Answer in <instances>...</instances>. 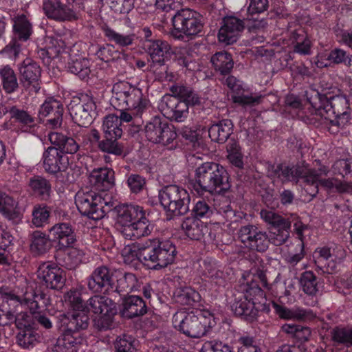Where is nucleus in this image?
Wrapping results in <instances>:
<instances>
[{
  "instance_id": "nucleus-1",
  "label": "nucleus",
  "mask_w": 352,
  "mask_h": 352,
  "mask_svg": "<svg viewBox=\"0 0 352 352\" xmlns=\"http://www.w3.org/2000/svg\"><path fill=\"white\" fill-rule=\"evenodd\" d=\"M261 217L270 225V234L253 224L242 226L237 232L240 244L232 248L230 259L241 267H250L241 274L239 286H271L265 272L256 267L261 261L258 253L266 252L270 243L276 246L283 244L289 236L291 222L289 220L267 210H261Z\"/></svg>"
},
{
  "instance_id": "nucleus-2",
  "label": "nucleus",
  "mask_w": 352,
  "mask_h": 352,
  "mask_svg": "<svg viewBox=\"0 0 352 352\" xmlns=\"http://www.w3.org/2000/svg\"><path fill=\"white\" fill-rule=\"evenodd\" d=\"M65 304L69 311L58 317V327L62 333L54 342V352H78L84 341L80 331L88 327V313H92L94 325L100 330L110 328L116 314L115 304L104 296H94L83 305L76 289L67 293Z\"/></svg>"
},
{
  "instance_id": "nucleus-3",
  "label": "nucleus",
  "mask_w": 352,
  "mask_h": 352,
  "mask_svg": "<svg viewBox=\"0 0 352 352\" xmlns=\"http://www.w3.org/2000/svg\"><path fill=\"white\" fill-rule=\"evenodd\" d=\"M8 287H0V325H8L13 322L21 329L18 341L25 347L32 346L37 342L38 336L32 329V317L23 313V307L18 296L8 292Z\"/></svg>"
},
{
  "instance_id": "nucleus-4",
  "label": "nucleus",
  "mask_w": 352,
  "mask_h": 352,
  "mask_svg": "<svg viewBox=\"0 0 352 352\" xmlns=\"http://www.w3.org/2000/svg\"><path fill=\"white\" fill-rule=\"evenodd\" d=\"M116 224L122 236L131 241L148 236L154 226L148 219L146 211L141 206L133 204L116 205Z\"/></svg>"
},
{
  "instance_id": "nucleus-5",
  "label": "nucleus",
  "mask_w": 352,
  "mask_h": 352,
  "mask_svg": "<svg viewBox=\"0 0 352 352\" xmlns=\"http://www.w3.org/2000/svg\"><path fill=\"white\" fill-rule=\"evenodd\" d=\"M189 188L199 196L206 192L224 194L231 188L227 170L215 162H205L195 170V179L188 184Z\"/></svg>"
},
{
  "instance_id": "nucleus-6",
  "label": "nucleus",
  "mask_w": 352,
  "mask_h": 352,
  "mask_svg": "<svg viewBox=\"0 0 352 352\" xmlns=\"http://www.w3.org/2000/svg\"><path fill=\"white\" fill-rule=\"evenodd\" d=\"M212 66L217 75L222 76L223 84L231 91L232 102L243 108L253 107L261 102V97L245 94L241 82L230 75L234 67L232 56L226 52H219L211 57Z\"/></svg>"
},
{
  "instance_id": "nucleus-7",
  "label": "nucleus",
  "mask_w": 352,
  "mask_h": 352,
  "mask_svg": "<svg viewBox=\"0 0 352 352\" xmlns=\"http://www.w3.org/2000/svg\"><path fill=\"white\" fill-rule=\"evenodd\" d=\"M332 172L344 179L342 182L336 178H322L309 168V197H314L319 188H324L327 193H345L352 195V158L340 159L332 165Z\"/></svg>"
},
{
  "instance_id": "nucleus-8",
  "label": "nucleus",
  "mask_w": 352,
  "mask_h": 352,
  "mask_svg": "<svg viewBox=\"0 0 352 352\" xmlns=\"http://www.w3.org/2000/svg\"><path fill=\"white\" fill-rule=\"evenodd\" d=\"M215 324L214 318L210 311L199 309L187 311L179 309L173 316L175 329L186 336L199 338L204 336Z\"/></svg>"
},
{
  "instance_id": "nucleus-9",
  "label": "nucleus",
  "mask_w": 352,
  "mask_h": 352,
  "mask_svg": "<svg viewBox=\"0 0 352 352\" xmlns=\"http://www.w3.org/2000/svg\"><path fill=\"white\" fill-rule=\"evenodd\" d=\"M172 23L170 36L175 40L194 39L205 34V17L199 12L185 8L169 14Z\"/></svg>"
},
{
  "instance_id": "nucleus-10",
  "label": "nucleus",
  "mask_w": 352,
  "mask_h": 352,
  "mask_svg": "<svg viewBox=\"0 0 352 352\" xmlns=\"http://www.w3.org/2000/svg\"><path fill=\"white\" fill-rule=\"evenodd\" d=\"M141 254L148 269L158 270L172 264L177 251L171 240L157 237L144 241Z\"/></svg>"
},
{
  "instance_id": "nucleus-11",
  "label": "nucleus",
  "mask_w": 352,
  "mask_h": 352,
  "mask_svg": "<svg viewBox=\"0 0 352 352\" xmlns=\"http://www.w3.org/2000/svg\"><path fill=\"white\" fill-rule=\"evenodd\" d=\"M110 103L116 109H132L141 116L148 105L141 89L126 81L116 82L112 87Z\"/></svg>"
},
{
  "instance_id": "nucleus-12",
  "label": "nucleus",
  "mask_w": 352,
  "mask_h": 352,
  "mask_svg": "<svg viewBox=\"0 0 352 352\" xmlns=\"http://www.w3.org/2000/svg\"><path fill=\"white\" fill-rule=\"evenodd\" d=\"M234 302L231 305L235 315L254 318L258 311L270 312V303L267 302L265 295L261 287H248L245 292H238Z\"/></svg>"
},
{
  "instance_id": "nucleus-13",
  "label": "nucleus",
  "mask_w": 352,
  "mask_h": 352,
  "mask_svg": "<svg viewBox=\"0 0 352 352\" xmlns=\"http://www.w3.org/2000/svg\"><path fill=\"white\" fill-rule=\"evenodd\" d=\"M76 204L82 215L94 221L102 219L115 207L111 194L102 195V193L96 192L93 190L87 192H78Z\"/></svg>"
},
{
  "instance_id": "nucleus-14",
  "label": "nucleus",
  "mask_w": 352,
  "mask_h": 352,
  "mask_svg": "<svg viewBox=\"0 0 352 352\" xmlns=\"http://www.w3.org/2000/svg\"><path fill=\"white\" fill-rule=\"evenodd\" d=\"M158 197L168 219L184 216L190 210V196L182 186L167 185L159 191Z\"/></svg>"
},
{
  "instance_id": "nucleus-15",
  "label": "nucleus",
  "mask_w": 352,
  "mask_h": 352,
  "mask_svg": "<svg viewBox=\"0 0 352 352\" xmlns=\"http://www.w3.org/2000/svg\"><path fill=\"white\" fill-rule=\"evenodd\" d=\"M43 167L45 171L56 175L57 179L65 185L74 183L76 175L72 169H69V157L62 153L57 148L48 146L45 149L43 156Z\"/></svg>"
},
{
  "instance_id": "nucleus-16",
  "label": "nucleus",
  "mask_w": 352,
  "mask_h": 352,
  "mask_svg": "<svg viewBox=\"0 0 352 352\" xmlns=\"http://www.w3.org/2000/svg\"><path fill=\"white\" fill-rule=\"evenodd\" d=\"M12 38L3 52L11 59L16 60L21 54L24 43L31 39L34 27L31 19L25 14H18L11 20Z\"/></svg>"
},
{
  "instance_id": "nucleus-17",
  "label": "nucleus",
  "mask_w": 352,
  "mask_h": 352,
  "mask_svg": "<svg viewBox=\"0 0 352 352\" xmlns=\"http://www.w3.org/2000/svg\"><path fill=\"white\" fill-rule=\"evenodd\" d=\"M214 210L221 217L218 219V221H223L224 224L226 222L230 224L236 223L242 218L243 215L242 212H236L227 201L214 207L208 200L199 198L193 201L192 208L189 210L190 212V217L200 219V221L208 220L213 215Z\"/></svg>"
},
{
  "instance_id": "nucleus-18",
  "label": "nucleus",
  "mask_w": 352,
  "mask_h": 352,
  "mask_svg": "<svg viewBox=\"0 0 352 352\" xmlns=\"http://www.w3.org/2000/svg\"><path fill=\"white\" fill-rule=\"evenodd\" d=\"M144 47L155 64L162 66L166 61L173 58L178 65L190 69L191 60L186 49H175L173 50L167 41L161 39L148 41V44H144Z\"/></svg>"
},
{
  "instance_id": "nucleus-19",
  "label": "nucleus",
  "mask_w": 352,
  "mask_h": 352,
  "mask_svg": "<svg viewBox=\"0 0 352 352\" xmlns=\"http://www.w3.org/2000/svg\"><path fill=\"white\" fill-rule=\"evenodd\" d=\"M144 134L148 141L161 144L168 149H173L177 146V134L173 126L160 116H155L146 123Z\"/></svg>"
},
{
  "instance_id": "nucleus-20",
  "label": "nucleus",
  "mask_w": 352,
  "mask_h": 352,
  "mask_svg": "<svg viewBox=\"0 0 352 352\" xmlns=\"http://www.w3.org/2000/svg\"><path fill=\"white\" fill-rule=\"evenodd\" d=\"M329 111V119L325 121V129L329 133L336 134L340 129H343L350 124L351 120L350 103L346 96H333L331 94Z\"/></svg>"
},
{
  "instance_id": "nucleus-21",
  "label": "nucleus",
  "mask_w": 352,
  "mask_h": 352,
  "mask_svg": "<svg viewBox=\"0 0 352 352\" xmlns=\"http://www.w3.org/2000/svg\"><path fill=\"white\" fill-rule=\"evenodd\" d=\"M223 221L212 222L200 221L195 218L186 217L182 223L186 236L192 240L201 241L205 243H212L221 228Z\"/></svg>"
},
{
  "instance_id": "nucleus-22",
  "label": "nucleus",
  "mask_w": 352,
  "mask_h": 352,
  "mask_svg": "<svg viewBox=\"0 0 352 352\" xmlns=\"http://www.w3.org/2000/svg\"><path fill=\"white\" fill-rule=\"evenodd\" d=\"M345 256L342 246L334 243L318 247L312 254L313 261L319 274H333L336 271L337 261Z\"/></svg>"
},
{
  "instance_id": "nucleus-23",
  "label": "nucleus",
  "mask_w": 352,
  "mask_h": 352,
  "mask_svg": "<svg viewBox=\"0 0 352 352\" xmlns=\"http://www.w3.org/2000/svg\"><path fill=\"white\" fill-rule=\"evenodd\" d=\"M330 101V92L320 91L309 85V125L325 129Z\"/></svg>"
},
{
  "instance_id": "nucleus-24",
  "label": "nucleus",
  "mask_w": 352,
  "mask_h": 352,
  "mask_svg": "<svg viewBox=\"0 0 352 352\" xmlns=\"http://www.w3.org/2000/svg\"><path fill=\"white\" fill-rule=\"evenodd\" d=\"M40 287H22V292L24 294L19 300L23 305V313H28L26 310H30V316L36 319L44 327L49 329L52 327L51 321L45 316L40 315V309L42 307H47L48 299L38 289Z\"/></svg>"
},
{
  "instance_id": "nucleus-25",
  "label": "nucleus",
  "mask_w": 352,
  "mask_h": 352,
  "mask_svg": "<svg viewBox=\"0 0 352 352\" xmlns=\"http://www.w3.org/2000/svg\"><path fill=\"white\" fill-rule=\"evenodd\" d=\"M67 107L72 120L80 126L86 127L91 124L96 115V104L87 95L74 97Z\"/></svg>"
},
{
  "instance_id": "nucleus-26",
  "label": "nucleus",
  "mask_w": 352,
  "mask_h": 352,
  "mask_svg": "<svg viewBox=\"0 0 352 352\" xmlns=\"http://www.w3.org/2000/svg\"><path fill=\"white\" fill-rule=\"evenodd\" d=\"M19 80L23 89L30 94L40 90L41 69L40 65L30 58H26L17 65Z\"/></svg>"
},
{
  "instance_id": "nucleus-27",
  "label": "nucleus",
  "mask_w": 352,
  "mask_h": 352,
  "mask_svg": "<svg viewBox=\"0 0 352 352\" xmlns=\"http://www.w3.org/2000/svg\"><path fill=\"white\" fill-rule=\"evenodd\" d=\"M268 176L271 178H277L282 183L292 182H297L300 178L308 182V164L305 162L302 166L297 164L289 166L286 164H269L267 168Z\"/></svg>"
},
{
  "instance_id": "nucleus-28",
  "label": "nucleus",
  "mask_w": 352,
  "mask_h": 352,
  "mask_svg": "<svg viewBox=\"0 0 352 352\" xmlns=\"http://www.w3.org/2000/svg\"><path fill=\"white\" fill-rule=\"evenodd\" d=\"M64 107L60 100L49 97L40 106L38 118L47 127L55 129L62 124Z\"/></svg>"
},
{
  "instance_id": "nucleus-29",
  "label": "nucleus",
  "mask_w": 352,
  "mask_h": 352,
  "mask_svg": "<svg viewBox=\"0 0 352 352\" xmlns=\"http://www.w3.org/2000/svg\"><path fill=\"white\" fill-rule=\"evenodd\" d=\"M53 245L59 251H65L76 242L74 227L70 222H58L48 229Z\"/></svg>"
},
{
  "instance_id": "nucleus-30",
  "label": "nucleus",
  "mask_w": 352,
  "mask_h": 352,
  "mask_svg": "<svg viewBox=\"0 0 352 352\" xmlns=\"http://www.w3.org/2000/svg\"><path fill=\"white\" fill-rule=\"evenodd\" d=\"M82 144L87 150L92 152L100 151L115 156H121L120 146L116 143L109 142L104 137L100 140V133L96 129H92L83 133Z\"/></svg>"
},
{
  "instance_id": "nucleus-31",
  "label": "nucleus",
  "mask_w": 352,
  "mask_h": 352,
  "mask_svg": "<svg viewBox=\"0 0 352 352\" xmlns=\"http://www.w3.org/2000/svg\"><path fill=\"white\" fill-rule=\"evenodd\" d=\"M245 26L247 23L243 20L234 16H225L219 30V41L226 45L236 43Z\"/></svg>"
},
{
  "instance_id": "nucleus-32",
  "label": "nucleus",
  "mask_w": 352,
  "mask_h": 352,
  "mask_svg": "<svg viewBox=\"0 0 352 352\" xmlns=\"http://www.w3.org/2000/svg\"><path fill=\"white\" fill-rule=\"evenodd\" d=\"M161 111L165 118L177 122H184L189 113L186 103L173 96L164 97Z\"/></svg>"
},
{
  "instance_id": "nucleus-33",
  "label": "nucleus",
  "mask_w": 352,
  "mask_h": 352,
  "mask_svg": "<svg viewBox=\"0 0 352 352\" xmlns=\"http://www.w3.org/2000/svg\"><path fill=\"white\" fill-rule=\"evenodd\" d=\"M89 181L91 188L98 193L110 194L109 192L115 185V173L111 168H94L89 175Z\"/></svg>"
},
{
  "instance_id": "nucleus-34",
  "label": "nucleus",
  "mask_w": 352,
  "mask_h": 352,
  "mask_svg": "<svg viewBox=\"0 0 352 352\" xmlns=\"http://www.w3.org/2000/svg\"><path fill=\"white\" fill-rule=\"evenodd\" d=\"M246 23L250 32H256L267 25L266 20L260 15L269 8L268 0H248Z\"/></svg>"
},
{
  "instance_id": "nucleus-35",
  "label": "nucleus",
  "mask_w": 352,
  "mask_h": 352,
  "mask_svg": "<svg viewBox=\"0 0 352 352\" xmlns=\"http://www.w3.org/2000/svg\"><path fill=\"white\" fill-rule=\"evenodd\" d=\"M10 118L21 132L35 135L38 132L39 126L36 118L28 111L12 106L9 111Z\"/></svg>"
},
{
  "instance_id": "nucleus-36",
  "label": "nucleus",
  "mask_w": 352,
  "mask_h": 352,
  "mask_svg": "<svg viewBox=\"0 0 352 352\" xmlns=\"http://www.w3.org/2000/svg\"><path fill=\"white\" fill-rule=\"evenodd\" d=\"M227 158L232 168L236 169V173L238 180L248 182L250 177L245 174L244 168L243 153L237 141L231 140L226 145Z\"/></svg>"
},
{
  "instance_id": "nucleus-37",
  "label": "nucleus",
  "mask_w": 352,
  "mask_h": 352,
  "mask_svg": "<svg viewBox=\"0 0 352 352\" xmlns=\"http://www.w3.org/2000/svg\"><path fill=\"white\" fill-rule=\"evenodd\" d=\"M243 347L239 352H262L261 348L252 338H241ZM199 352H232L231 348L227 344L220 341H208L204 343Z\"/></svg>"
},
{
  "instance_id": "nucleus-38",
  "label": "nucleus",
  "mask_w": 352,
  "mask_h": 352,
  "mask_svg": "<svg viewBox=\"0 0 352 352\" xmlns=\"http://www.w3.org/2000/svg\"><path fill=\"white\" fill-rule=\"evenodd\" d=\"M48 140L52 144L51 146L57 148L62 153L76 154L78 161L84 157V154L77 153L79 151V144L73 138L59 132H50L48 134Z\"/></svg>"
},
{
  "instance_id": "nucleus-39",
  "label": "nucleus",
  "mask_w": 352,
  "mask_h": 352,
  "mask_svg": "<svg viewBox=\"0 0 352 352\" xmlns=\"http://www.w3.org/2000/svg\"><path fill=\"white\" fill-rule=\"evenodd\" d=\"M30 195L35 199L50 202L54 195L51 182L41 175L32 177L28 182Z\"/></svg>"
},
{
  "instance_id": "nucleus-40",
  "label": "nucleus",
  "mask_w": 352,
  "mask_h": 352,
  "mask_svg": "<svg viewBox=\"0 0 352 352\" xmlns=\"http://www.w3.org/2000/svg\"><path fill=\"white\" fill-rule=\"evenodd\" d=\"M102 129L104 138L109 142L116 143L120 146L122 155L124 145L118 142L123 133V125L120 123V120L115 114L107 116L103 121Z\"/></svg>"
},
{
  "instance_id": "nucleus-41",
  "label": "nucleus",
  "mask_w": 352,
  "mask_h": 352,
  "mask_svg": "<svg viewBox=\"0 0 352 352\" xmlns=\"http://www.w3.org/2000/svg\"><path fill=\"white\" fill-rule=\"evenodd\" d=\"M50 234L41 230L33 231L30 234V250L33 256H44L53 246Z\"/></svg>"
},
{
  "instance_id": "nucleus-42",
  "label": "nucleus",
  "mask_w": 352,
  "mask_h": 352,
  "mask_svg": "<svg viewBox=\"0 0 352 352\" xmlns=\"http://www.w3.org/2000/svg\"><path fill=\"white\" fill-rule=\"evenodd\" d=\"M43 8L48 18L58 21L75 20V11L67 9V6L53 0H44Z\"/></svg>"
},
{
  "instance_id": "nucleus-43",
  "label": "nucleus",
  "mask_w": 352,
  "mask_h": 352,
  "mask_svg": "<svg viewBox=\"0 0 352 352\" xmlns=\"http://www.w3.org/2000/svg\"><path fill=\"white\" fill-rule=\"evenodd\" d=\"M233 122L230 119L213 122L209 125L208 135L212 142L223 144L233 133Z\"/></svg>"
},
{
  "instance_id": "nucleus-44",
  "label": "nucleus",
  "mask_w": 352,
  "mask_h": 352,
  "mask_svg": "<svg viewBox=\"0 0 352 352\" xmlns=\"http://www.w3.org/2000/svg\"><path fill=\"white\" fill-rule=\"evenodd\" d=\"M101 30L105 38L109 42L114 43L122 50L128 49L133 45L135 43L137 37L135 34L130 33L124 34L116 32L107 23L102 24Z\"/></svg>"
},
{
  "instance_id": "nucleus-45",
  "label": "nucleus",
  "mask_w": 352,
  "mask_h": 352,
  "mask_svg": "<svg viewBox=\"0 0 352 352\" xmlns=\"http://www.w3.org/2000/svg\"><path fill=\"white\" fill-rule=\"evenodd\" d=\"M63 271L55 263H43L38 270V278L42 280L45 286H57L65 280Z\"/></svg>"
},
{
  "instance_id": "nucleus-46",
  "label": "nucleus",
  "mask_w": 352,
  "mask_h": 352,
  "mask_svg": "<svg viewBox=\"0 0 352 352\" xmlns=\"http://www.w3.org/2000/svg\"><path fill=\"white\" fill-rule=\"evenodd\" d=\"M46 203H37L33 206L31 214L32 227L42 228L50 223L52 207Z\"/></svg>"
},
{
  "instance_id": "nucleus-47",
  "label": "nucleus",
  "mask_w": 352,
  "mask_h": 352,
  "mask_svg": "<svg viewBox=\"0 0 352 352\" xmlns=\"http://www.w3.org/2000/svg\"><path fill=\"white\" fill-rule=\"evenodd\" d=\"M66 253L61 254L58 252L56 256L57 263L68 270L76 268L81 262L84 256L82 250L75 248L73 246L68 248L64 252Z\"/></svg>"
},
{
  "instance_id": "nucleus-48",
  "label": "nucleus",
  "mask_w": 352,
  "mask_h": 352,
  "mask_svg": "<svg viewBox=\"0 0 352 352\" xmlns=\"http://www.w3.org/2000/svg\"><path fill=\"white\" fill-rule=\"evenodd\" d=\"M122 306V314L128 318L143 315L146 311L145 303L138 296H129L124 298Z\"/></svg>"
},
{
  "instance_id": "nucleus-49",
  "label": "nucleus",
  "mask_w": 352,
  "mask_h": 352,
  "mask_svg": "<svg viewBox=\"0 0 352 352\" xmlns=\"http://www.w3.org/2000/svg\"><path fill=\"white\" fill-rule=\"evenodd\" d=\"M0 82L3 90L7 94L15 93L19 89L16 74L9 65L0 68Z\"/></svg>"
},
{
  "instance_id": "nucleus-50",
  "label": "nucleus",
  "mask_w": 352,
  "mask_h": 352,
  "mask_svg": "<svg viewBox=\"0 0 352 352\" xmlns=\"http://www.w3.org/2000/svg\"><path fill=\"white\" fill-rule=\"evenodd\" d=\"M87 286H115V274L104 266L96 268L89 276Z\"/></svg>"
},
{
  "instance_id": "nucleus-51",
  "label": "nucleus",
  "mask_w": 352,
  "mask_h": 352,
  "mask_svg": "<svg viewBox=\"0 0 352 352\" xmlns=\"http://www.w3.org/2000/svg\"><path fill=\"white\" fill-rule=\"evenodd\" d=\"M144 247V242L140 243L138 247L133 245L126 246L122 251V256L125 264L133 267H137L140 263L146 267L143 257L142 256V249Z\"/></svg>"
},
{
  "instance_id": "nucleus-52",
  "label": "nucleus",
  "mask_w": 352,
  "mask_h": 352,
  "mask_svg": "<svg viewBox=\"0 0 352 352\" xmlns=\"http://www.w3.org/2000/svg\"><path fill=\"white\" fill-rule=\"evenodd\" d=\"M351 58L346 51L340 48H336L331 50L327 59L323 60H318L316 65L318 67H327L330 63L340 64L344 63L346 65H351Z\"/></svg>"
},
{
  "instance_id": "nucleus-53",
  "label": "nucleus",
  "mask_w": 352,
  "mask_h": 352,
  "mask_svg": "<svg viewBox=\"0 0 352 352\" xmlns=\"http://www.w3.org/2000/svg\"><path fill=\"white\" fill-rule=\"evenodd\" d=\"M89 66V60L87 58L78 57L71 58L67 63V68L70 73L78 76L82 80H85L90 74Z\"/></svg>"
},
{
  "instance_id": "nucleus-54",
  "label": "nucleus",
  "mask_w": 352,
  "mask_h": 352,
  "mask_svg": "<svg viewBox=\"0 0 352 352\" xmlns=\"http://www.w3.org/2000/svg\"><path fill=\"white\" fill-rule=\"evenodd\" d=\"M272 305L276 314L282 319L302 320L305 318L307 314L305 310L298 307L289 309L283 305H280L275 302H272Z\"/></svg>"
},
{
  "instance_id": "nucleus-55",
  "label": "nucleus",
  "mask_w": 352,
  "mask_h": 352,
  "mask_svg": "<svg viewBox=\"0 0 352 352\" xmlns=\"http://www.w3.org/2000/svg\"><path fill=\"white\" fill-rule=\"evenodd\" d=\"M14 237L10 232L0 225V264H8L10 247L13 245Z\"/></svg>"
},
{
  "instance_id": "nucleus-56",
  "label": "nucleus",
  "mask_w": 352,
  "mask_h": 352,
  "mask_svg": "<svg viewBox=\"0 0 352 352\" xmlns=\"http://www.w3.org/2000/svg\"><path fill=\"white\" fill-rule=\"evenodd\" d=\"M15 206L16 203L13 197L0 190V213L8 219H14L16 217Z\"/></svg>"
},
{
  "instance_id": "nucleus-57",
  "label": "nucleus",
  "mask_w": 352,
  "mask_h": 352,
  "mask_svg": "<svg viewBox=\"0 0 352 352\" xmlns=\"http://www.w3.org/2000/svg\"><path fill=\"white\" fill-rule=\"evenodd\" d=\"M178 289L175 292L178 294V302L194 307L200 301L201 296L193 287H179Z\"/></svg>"
},
{
  "instance_id": "nucleus-58",
  "label": "nucleus",
  "mask_w": 352,
  "mask_h": 352,
  "mask_svg": "<svg viewBox=\"0 0 352 352\" xmlns=\"http://www.w3.org/2000/svg\"><path fill=\"white\" fill-rule=\"evenodd\" d=\"M126 177V184L131 193L138 194L145 188L146 182L144 176L137 173H131Z\"/></svg>"
},
{
  "instance_id": "nucleus-59",
  "label": "nucleus",
  "mask_w": 352,
  "mask_h": 352,
  "mask_svg": "<svg viewBox=\"0 0 352 352\" xmlns=\"http://www.w3.org/2000/svg\"><path fill=\"white\" fill-rule=\"evenodd\" d=\"M119 54L120 53L115 49V46L110 43L99 45L96 52L97 57L105 63L114 60L119 57Z\"/></svg>"
},
{
  "instance_id": "nucleus-60",
  "label": "nucleus",
  "mask_w": 352,
  "mask_h": 352,
  "mask_svg": "<svg viewBox=\"0 0 352 352\" xmlns=\"http://www.w3.org/2000/svg\"><path fill=\"white\" fill-rule=\"evenodd\" d=\"M285 104L287 109L295 111V115H292L294 118L300 119L302 118L300 113L303 109V104L299 96L294 94H288L285 98Z\"/></svg>"
},
{
  "instance_id": "nucleus-61",
  "label": "nucleus",
  "mask_w": 352,
  "mask_h": 352,
  "mask_svg": "<svg viewBox=\"0 0 352 352\" xmlns=\"http://www.w3.org/2000/svg\"><path fill=\"white\" fill-rule=\"evenodd\" d=\"M116 349L117 352H135V340L131 336L123 335L117 338Z\"/></svg>"
},
{
  "instance_id": "nucleus-62",
  "label": "nucleus",
  "mask_w": 352,
  "mask_h": 352,
  "mask_svg": "<svg viewBox=\"0 0 352 352\" xmlns=\"http://www.w3.org/2000/svg\"><path fill=\"white\" fill-rule=\"evenodd\" d=\"M110 8L118 14H127L133 8L134 0H106Z\"/></svg>"
},
{
  "instance_id": "nucleus-63",
  "label": "nucleus",
  "mask_w": 352,
  "mask_h": 352,
  "mask_svg": "<svg viewBox=\"0 0 352 352\" xmlns=\"http://www.w3.org/2000/svg\"><path fill=\"white\" fill-rule=\"evenodd\" d=\"M333 338L335 341L352 346V328H336L333 331Z\"/></svg>"
},
{
  "instance_id": "nucleus-64",
  "label": "nucleus",
  "mask_w": 352,
  "mask_h": 352,
  "mask_svg": "<svg viewBox=\"0 0 352 352\" xmlns=\"http://www.w3.org/2000/svg\"><path fill=\"white\" fill-rule=\"evenodd\" d=\"M138 280L132 273H115V286H137Z\"/></svg>"
}]
</instances>
